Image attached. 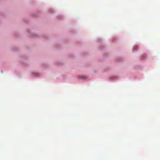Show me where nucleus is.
<instances>
[{
  "mask_svg": "<svg viewBox=\"0 0 160 160\" xmlns=\"http://www.w3.org/2000/svg\"><path fill=\"white\" fill-rule=\"evenodd\" d=\"M134 49L137 50L138 49V47L137 46H135L134 48Z\"/></svg>",
  "mask_w": 160,
  "mask_h": 160,
  "instance_id": "nucleus-1",
  "label": "nucleus"
},
{
  "mask_svg": "<svg viewBox=\"0 0 160 160\" xmlns=\"http://www.w3.org/2000/svg\"><path fill=\"white\" fill-rule=\"evenodd\" d=\"M146 56V55H145H145H143L142 56Z\"/></svg>",
  "mask_w": 160,
  "mask_h": 160,
  "instance_id": "nucleus-2",
  "label": "nucleus"
}]
</instances>
